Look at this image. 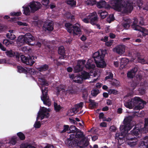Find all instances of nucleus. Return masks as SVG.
I'll use <instances>...</instances> for the list:
<instances>
[{"label": "nucleus", "instance_id": "nucleus-1", "mask_svg": "<svg viewBox=\"0 0 148 148\" xmlns=\"http://www.w3.org/2000/svg\"><path fill=\"white\" fill-rule=\"evenodd\" d=\"M132 118L130 116L125 118L123 121V125H121L120 127L121 134L117 132L116 134L115 139L117 140L119 145H120L125 142V136L132 127L131 124Z\"/></svg>", "mask_w": 148, "mask_h": 148}, {"label": "nucleus", "instance_id": "nucleus-2", "mask_svg": "<svg viewBox=\"0 0 148 148\" xmlns=\"http://www.w3.org/2000/svg\"><path fill=\"white\" fill-rule=\"evenodd\" d=\"M109 3L114 10L123 13L130 12L133 9L132 3L128 0L124 1L122 0H112Z\"/></svg>", "mask_w": 148, "mask_h": 148}, {"label": "nucleus", "instance_id": "nucleus-3", "mask_svg": "<svg viewBox=\"0 0 148 148\" xmlns=\"http://www.w3.org/2000/svg\"><path fill=\"white\" fill-rule=\"evenodd\" d=\"M132 95V94H128L124 97L125 106L128 108L131 109L134 106L139 103L138 106L134 107V109L138 110L142 109L144 106L145 102L143 101L139 97H135L132 99H128L127 101L126 100L127 97H128Z\"/></svg>", "mask_w": 148, "mask_h": 148}, {"label": "nucleus", "instance_id": "nucleus-4", "mask_svg": "<svg viewBox=\"0 0 148 148\" xmlns=\"http://www.w3.org/2000/svg\"><path fill=\"white\" fill-rule=\"evenodd\" d=\"M39 81L40 84L42 86L41 90L42 94L41 96V99L44 104L50 106L51 104V102L47 95L48 88L47 87H44V86H48V83L45 79L42 78L40 79Z\"/></svg>", "mask_w": 148, "mask_h": 148}, {"label": "nucleus", "instance_id": "nucleus-5", "mask_svg": "<svg viewBox=\"0 0 148 148\" xmlns=\"http://www.w3.org/2000/svg\"><path fill=\"white\" fill-rule=\"evenodd\" d=\"M106 53L105 51L100 50L93 54V57L97 67L103 68L106 67V64L103 60Z\"/></svg>", "mask_w": 148, "mask_h": 148}, {"label": "nucleus", "instance_id": "nucleus-6", "mask_svg": "<svg viewBox=\"0 0 148 148\" xmlns=\"http://www.w3.org/2000/svg\"><path fill=\"white\" fill-rule=\"evenodd\" d=\"M80 17L84 22L87 23H90L93 25L96 23L98 20L97 13L95 12L90 14H82Z\"/></svg>", "mask_w": 148, "mask_h": 148}, {"label": "nucleus", "instance_id": "nucleus-7", "mask_svg": "<svg viewBox=\"0 0 148 148\" xmlns=\"http://www.w3.org/2000/svg\"><path fill=\"white\" fill-rule=\"evenodd\" d=\"M50 111L49 109H47V108L42 107H41L40 110L38 113V115L36 119V121L35 122L34 127L36 128H39L41 126V124L40 121H38L39 117L41 118V119L42 120L44 118H48L49 116V112Z\"/></svg>", "mask_w": 148, "mask_h": 148}, {"label": "nucleus", "instance_id": "nucleus-8", "mask_svg": "<svg viewBox=\"0 0 148 148\" xmlns=\"http://www.w3.org/2000/svg\"><path fill=\"white\" fill-rule=\"evenodd\" d=\"M148 125V118L145 119V124L143 127H142L140 124L136 125L135 128L132 130V133L138 137L141 136V133H145L147 131V126Z\"/></svg>", "mask_w": 148, "mask_h": 148}, {"label": "nucleus", "instance_id": "nucleus-9", "mask_svg": "<svg viewBox=\"0 0 148 148\" xmlns=\"http://www.w3.org/2000/svg\"><path fill=\"white\" fill-rule=\"evenodd\" d=\"M65 26L68 32L70 33H72L74 35H77L81 33L80 26L78 23H76L72 26L71 24L67 23L65 24Z\"/></svg>", "mask_w": 148, "mask_h": 148}, {"label": "nucleus", "instance_id": "nucleus-10", "mask_svg": "<svg viewBox=\"0 0 148 148\" xmlns=\"http://www.w3.org/2000/svg\"><path fill=\"white\" fill-rule=\"evenodd\" d=\"M34 40V38L30 34L27 33L24 36H19V45L22 44H28L32 46L34 45L35 44H31L30 42Z\"/></svg>", "mask_w": 148, "mask_h": 148}, {"label": "nucleus", "instance_id": "nucleus-11", "mask_svg": "<svg viewBox=\"0 0 148 148\" xmlns=\"http://www.w3.org/2000/svg\"><path fill=\"white\" fill-rule=\"evenodd\" d=\"M134 21L132 27L134 30L138 31L142 33V35L143 36H146L148 35V30L143 27H141L137 25L138 23V19L136 18H134Z\"/></svg>", "mask_w": 148, "mask_h": 148}, {"label": "nucleus", "instance_id": "nucleus-12", "mask_svg": "<svg viewBox=\"0 0 148 148\" xmlns=\"http://www.w3.org/2000/svg\"><path fill=\"white\" fill-rule=\"evenodd\" d=\"M128 137L126 138V141L127 144L131 147H134L137 144V140L135 139L136 138H138V136H136L134 135L132 132V130L131 131V134H129L128 135ZM138 137V138H140Z\"/></svg>", "mask_w": 148, "mask_h": 148}, {"label": "nucleus", "instance_id": "nucleus-13", "mask_svg": "<svg viewBox=\"0 0 148 148\" xmlns=\"http://www.w3.org/2000/svg\"><path fill=\"white\" fill-rule=\"evenodd\" d=\"M16 142V138L13 137L10 140L5 141H0V148H10L9 146L15 145Z\"/></svg>", "mask_w": 148, "mask_h": 148}, {"label": "nucleus", "instance_id": "nucleus-14", "mask_svg": "<svg viewBox=\"0 0 148 148\" xmlns=\"http://www.w3.org/2000/svg\"><path fill=\"white\" fill-rule=\"evenodd\" d=\"M125 46L123 45L116 46L113 49V51L120 55H122L125 52Z\"/></svg>", "mask_w": 148, "mask_h": 148}, {"label": "nucleus", "instance_id": "nucleus-15", "mask_svg": "<svg viewBox=\"0 0 148 148\" xmlns=\"http://www.w3.org/2000/svg\"><path fill=\"white\" fill-rule=\"evenodd\" d=\"M41 6V5L39 2L35 1L30 3L29 5L31 11L33 12L40 8Z\"/></svg>", "mask_w": 148, "mask_h": 148}, {"label": "nucleus", "instance_id": "nucleus-16", "mask_svg": "<svg viewBox=\"0 0 148 148\" xmlns=\"http://www.w3.org/2000/svg\"><path fill=\"white\" fill-rule=\"evenodd\" d=\"M32 57H31L29 56L28 57H26L23 55L20 56L21 61L23 63L30 65H32L35 62L32 60Z\"/></svg>", "mask_w": 148, "mask_h": 148}, {"label": "nucleus", "instance_id": "nucleus-17", "mask_svg": "<svg viewBox=\"0 0 148 148\" xmlns=\"http://www.w3.org/2000/svg\"><path fill=\"white\" fill-rule=\"evenodd\" d=\"M74 141L75 143V146H78L81 147H85L88 145V143L87 141H86L84 143V139H82L79 141H78L76 139L74 140Z\"/></svg>", "mask_w": 148, "mask_h": 148}, {"label": "nucleus", "instance_id": "nucleus-18", "mask_svg": "<svg viewBox=\"0 0 148 148\" xmlns=\"http://www.w3.org/2000/svg\"><path fill=\"white\" fill-rule=\"evenodd\" d=\"M7 56L10 57H14L17 59V61L18 60V52H14L12 50H7L5 52Z\"/></svg>", "mask_w": 148, "mask_h": 148}, {"label": "nucleus", "instance_id": "nucleus-19", "mask_svg": "<svg viewBox=\"0 0 148 148\" xmlns=\"http://www.w3.org/2000/svg\"><path fill=\"white\" fill-rule=\"evenodd\" d=\"M148 141V136H145L143 139H141L139 143V147L140 148H146L147 147V143Z\"/></svg>", "mask_w": 148, "mask_h": 148}, {"label": "nucleus", "instance_id": "nucleus-20", "mask_svg": "<svg viewBox=\"0 0 148 148\" xmlns=\"http://www.w3.org/2000/svg\"><path fill=\"white\" fill-rule=\"evenodd\" d=\"M96 5L97 8H109V5L107 4L105 1L103 0H101L98 2Z\"/></svg>", "mask_w": 148, "mask_h": 148}, {"label": "nucleus", "instance_id": "nucleus-21", "mask_svg": "<svg viewBox=\"0 0 148 148\" xmlns=\"http://www.w3.org/2000/svg\"><path fill=\"white\" fill-rule=\"evenodd\" d=\"M10 14L11 16H13L14 17L12 18L10 21L13 23L16 22L18 24V12H12L10 13Z\"/></svg>", "mask_w": 148, "mask_h": 148}, {"label": "nucleus", "instance_id": "nucleus-22", "mask_svg": "<svg viewBox=\"0 0 148 148\" xmlns=\"http://www.w3.org/2000/svg\"><path fill=\"white\" fill-rule=\"evenodd\" d=\"M43 29L45 30L52 31L53 29V24L52 22H48L45 23L43 26Z\"/></svg>", "mask_w": 148, "mask_h": 148}, {"label": "nucleus", "instance_id": "nucleus-23", "mask_svg": "<svg viewBox=\"0 0 148 148\" xmlns=\"http://www.w3.org/2000/svg\"><path fill=\"white\" fill-rule=\"evenodd\" d=\"M85 66L86 69H93L95 67V65L93 61L91 59L88 60Z\"/></svg>", "mask_w": 148, "mask_h": 148}, {"label": "nucleus", "instance_id": "nucleus-24", "mask_svg": "<svg viewBox=\"0 0 148 148\" xmlns=\"http://www.w3.org/2000/svg\"><path fill=\"white\" fill-rule=\"evenodd\" d=\"M15 33V31L13 30H10L8 31V33L6 35V37L11 40H14L16 38V36L14 34Z\"/></svg>", "mask_w": 148, "mask_h": 148}, {"label": "nucleus", "instance_id": "nucleus-25", "mask_svg": "<svg viewBox=\"0 0 148 148\" xmlns=\"http://www.w3.org/2000/svg\"><path fill=\"white\" fill-rule=\"evenodd\" d=\"M132 22L130 19H128L123 21L122 25L125 29H128L130 27V24Z\"/></svg>", "mask_w": 148, "mask_h": 148}, {"label": "nucleus", "instance_id": "nucleus-26", "mask_svg": "<svg viewBox=\"0 0 148 148\" xmlns=\"http://www.w3.org/2000/svg\"><path fill=\"white\" fill-rule=\"evenodd\" d=\"M137 70L136 68L134 67L130 71L128 72L127 76L128 77L132 78L134 76L136 72L137 71Z\"/></svg>", "mask_w": 148, "mask_h": 148}, {"label": "nucleus", "instance_id": "nucleus-27", "mask_svg": "<svg viewBox=\"0 0 148 148\" xmlns=\"http://www.w3.org/2000/svg\"><path fill=\"white\" fill-rule=\"evenodd\" d=\"M139 54L137 53L136 54L133 55V56L136 57L135 59L137 58V60L138 62L141 63L142 64H145L146 63V62L145 60L143 58L138 56Z\"/></svg>", "mask_w": 148, "mask_h": 148}, {"label": "nucleus", "instance_id": "nucleus-28", "mask_svg": "<svg viewBox=\"0 0 148 148\" xmlns=\"http://www.w3.org/2000/svg\"><path fill=\"white\" fill-rule=\"evenodd\" d=\"M49 69V66L47 64H44L40 66L37 68L38 71L40 72H42L47 71Z\"/></svg>", "mask_w": 148, "mask_h": 148}, {"label": "nucleus", "instance_id": "nucleus-29", "mask_svg": "<svg viewBox=\"0 0 148 148\" xmlns=\"http://www.w3.org/2000/svg\"><path fill=\"white\" fill-rule=\"evenodd\" d=\"M83 79L82 77L75 76L74 78L73 81L75 83L81 84L82 82Z\"/></svg>", "mask_w": 148, "mask_h": 148}, {"label": "nucleus", "instance_id": "nucleus-30", "mask_svg": "<svg viewBox=\"0 0 148 148\" xmlns=\"http://www.w3.org/2000/svg\"><path fill=\"white\" fill-rule=\"evenodd\" d=\"M58 52L59 54L63 56L64 58H65L64 55L65 51L64 48L63 46H61L59 47Z\"/></svg>", "mask_w": 148, "mask_h": 148}, {"label": "nucleus", "instance_id": "nucleus-31", "mask_svg": "<svg viewBox=\"0 0 148 148\" xmlns=\"http://www.w3.org/2000/svg\"><path fill=\"white\" fill-rule=\"evenodd\" d=\"M85 62L86 60H79L77 61V65L79 66L83 69Z\"/></svg>", "mask_w": 148, "mask_h": 148}, {"label": "nucleus", "instance_id": "nucleus-32", "mask_svg": "<svg viewBox=\"0 0 148 148\" xmlns=\"http://www.w3.org/2000/svg\"><path fill=\"white\" fill-rule=\"evenodd\" d=\"M81 76L83 79H88L90 76L89 73L86 71H83L82 72Z\"/></svg>", "mask_w": 148, "mask_h": 148}, {"label": "nucleus", "instance_id": "nucleus-33", "mask_svg": "<svg viewBox=\"0 0 148 148\" xmlns=\"http://www.w3.org/2000/svg\"><path fill=\"white\" fill-rule=\"evenodd\" d=\"M98 14L102 18H105L108 15V13L105 11L100 10L98 11Z\"/></svg>", "mask_w": 148, "mask_h": 148}, {"label": "nucleus", "instance_id": "nucleus-34", "mask_svg": "<svg viewBox=\"0 0 148 148\" xmlns=\"http://www.w3.org/2000/svg\"><path fill=\"white\" fill-rule=\"evenodd\" d=\"M20 148H36L30 144L27 143L22 144Z\"/></svg>", "mask_w": 148, "mask_h": 148}, {"label": "nucleus", "instance_id": "nucleus-35", "mask_svg": "<svg viewBox=\"0 0 148 148\" xmlns=\"http://www.w3.org/2000/svg\"><path fill=\"white\" fill-rule=\"evenodd\" d=\"M121 64L123 65V66L129 62V60L125 58H123L120 59Z\"/></svg>", "mask_w": 148, "mask_h": 148}, {"label": "nucleus", "instance_id": "nucleus-36", "mask_svg": "<svg viewBox=\"0 0 148 148\" xmlns=\"http://www.w3.org/2000/svg\"><path fill=\"white\" fill-rule=\"evenodd\" d=\"M3 43L7 47H9L11 45L14 43L13 42L9 41L7 39H4L3 41Z\"/></svg>", "mask_w": 148, "mask_h": 148}, {"label": "nucleus", "instance_id": "nucleus-37", "mask_svg": "<svg viewBox=\"0 0 148 148\" xmlns=\"http://www.w3.org/2000/svg\"><path fill=\"white\" fill-rule=\"evenodd\" d=\"M69 129V132H68V133H74L75 132H77V129L76 128V127L74 125H71Z\"/></svg>", "mask_w": 148, "mask_h": 148}, {"label": "nucleus", "instance_id": "nucleus-38", "mask_svg": "<svg viewBox=\"0 0 148 148\" xmlns=\"http://www.w3.org/2000/svg\"><path fill=\"white\" fill-rule=\"evenodd\" d=\"M67 3L71 6H75L76 2L74 0H67L66 1Z\"/></svg>", "mask_w": 148, "mask_h": 148}, {"label": "nucleus", "instance_id": "nucleus-39", "mask_svg": "<svg viewBox=\"0 0 148 148\" xmlns=\"http://www.w3.org/2000/svg\"><path fill=\"white\" fill-rule=\"evenodd\" d=\"M111 84L112 86H118L119 85L120 82L114 79L111 82Z\"/></svg>", "mask_w": 148, "mask_h": 148}, {"label": "nucleus", "instance_id": "nucleus-40", "mask_svg": "<svg viewBox=\"0 0 148 148\" xmlns=\"http://www.w3.org/2000/svg\"><path fill=\"white\" fill-rule=\"evenodd\" d=\"M85 3L88 5H92L96 3V1L95 0H87Z\"/></svg>", "mask_w": 148, "mask_h": 148}, {"label": "nucleus", "instance_id": "nucleus-41", "mask_svg": "<svg viewBox=\"0 0 148 148\" xmlns=\"http://www.w3.org/2000/svg\"><path fill=\"white\" fill-rule=\"evenodd\" d=\"M84 136L82 132L81 131H77L75 136V137L77 138H82Z\"/></svg>", "mask_w": 148, "mask_h": 148}, {"label": "nucleus", "instance_id": "nucleus-42", "mask_svg": "<svg viewBox=\"0 0 148 148\" xmlns=\"http://www.w3.org/2000/svg\"><path fill=\"white\" fill-rule=\"evenodd\" d=\"M78 111V110H77L76 108L75 107L73 108L70 110V112H69V114L70 115H73L74 114L76 113Z\"/></svg>", "mask_w": 148, "mask_h": 148}, {"label": "nucleus", "instance_id": "nucleus-43", "mask_svg": "<svg viewBox=\"0 0 148 148\" xmlns=\"http://www.w3.org/2000/svg\"><path fill=\"white\" fill-rule=\"evenodd\" d=\"M23 8L24 13L26 15H28L30 13V10L28 7H23Z\"/></svg>", "mask_w": 148, "mask_h": 148}, {"label": "nucleus", "instance_id": "nucleus-44", "mask_svg": "<svg viewBox=\"0 0 148 148\" xmlns=\"http://www.w3.org/2000/svg\"><path fill=\"white\" fill-rule=\"evenodd\" d=\"M83 103L81 102L79 103L76 105L75 106V107L76 108L77 110L78 111L79 110H80L82 109L83 107Z\"/></svg>", "mask_w": 148, "mask_h": 148}, {"label": "nucleus", "instance_id": "nucleus-45", "mask_svg": "<svg viewBox=\"0 0 148 148\" xmlns=\"http://www.w3.org/2000/svg\"><path fill=\"white\" fill-rule=\"evenodd\" d=\"M107 76L105 77V79L106 80L108 79H112V78L113 75L110 72H107Z\"/></svg>", "mask_w": 148, "mask_h": 148}, {"label": "nucleus", "instance_id": "nucleus-46", "mask_svg": "<svg viewBox=\"0 0 148 148\" xmlns=\"http://www.w3.org/2000/svg\"><path fill=\"white\" fill-rule=\"evenodd\" d=\"M114 19V15L113 14H110L108 17L107 18V21L109 23H110Z\"/></svg>", "mask_w": 148, "mask_h": 148}, {"label": "nucleus", "instance_id": "nucleus-47", "mask_svg": "<svg viewBox=\"0 0 148 148\" xmlns=\"http://www.w3.org/2000/svg\"><path fill=\"white\" fill-rule=\"evenodd\" d=\"M54 106L55 110L56 112H58L61 109V106L60 105H58L57 104L54 102Z\"/></svg>", "mask_w": 148, "mask_h": 148}, {"label": "nucleus", "instance_id": "nucleus-48", "mask_svg": "<svg viewBox=\"0 0 148 148\" xmlns=\"http://www.w3.org/2000/svg\"><path fill=\"white\" fill-rule=\"evenodd\" d=\"M82 69L79 66H78V65H77L75 67L74 71L75 72L77 73L82 71Z\"/></svg>", "mask_w": 148, "mask_h": 148}, {"label": "nucleus", "instance_id": "nucleus-49", "mask_svg": "<svg viewBox=\"0 0 148 148\" xmlns=\"http://www.w3.org/2000/svg\"><path fill=\"white\" fill-rule=\"evenodd\" d=\"M99 92V90L98 89H95L91 91L92 95L94 96H96Z\"/></svg>", "mask_w": 148, "mask_h": 148}, {"label": "nucleus", "instance_id": "nucleus-50", "mask_svg": "<svg viewBox=\"0 0 148 148\" xmlns=\"http://www.w3.org/2000/svg\"><path fill=\"white\" fill-rule=\"evenodd\" d=\"M89 101L90 103V106L94 108L97 106V103H96L94 100L89 99Z\"/></svg>", "mask_w": 148, "mask_h": 148}, {"label": "nucleus", "instance_id": "nucleus-51", "mask_svg": "<svg viewBox=\"0 0 148 148\" xmlns=\"http://www.w3.org/2000/svg\"><path fill=\"white\" fill-rule=\"evenodd\" d=\"M25 138L24 134L21 132H19V138L21 140H23Z\"/></svg>", "mask_w": 148, "mask_h": 148}, {"label": "nucleus", "instance_id": "nucleus-52", "mask_svg": "<svg viewBox=\"0 0 148 148\" xmlns=\"http://www.w3.org/2000/svg\"><path fill=\"white\" fill-rule=\"evenodd\" d=\"M108 92L109 94L112 93L116 94L117 93V91L116 90L114 89H109L108 90Z\"/></svg>", "mask_w": 148, "mask_h": 148}, {"label": "nucleus", "instance_id": "nucleus-53", "mask_svg": "<svg viewBox=\"0 0 148 148\" xmlns=\"http://www.w3.org/2000/svg\"><path fill=\"white\" fill-rule=\"evenodd\" d=\"M42 3L43 5L47 6L49 3V0H42Z\"/></svg>", "mask_w": 148, "mask_h": 148}, {"label": "nucleus", "instance_id": "nucleus-54", "mask_svg": "<svg viewBox=\"0 0 148 148\" xmlns=\"http://www.w3.org/2000/svg\"><path fill=\"white\" fill-rule=\"evenodd\" d=\"M141 86L145 87H148V81H145L143 82H141L140 83Z\"/></svg>", "mask_w": 148, "mask_h": 148}, {"label": "nucleus", "instance_id": "nucleus-55", "mask_svg": "<svg viewBox=\"0 0 148 148\" xmlns=\"http://www.w3.org/2000/svg\"><path fill=\"white\" fill-rule=\"evenodd\" d=\"M64 128L63 130L61 131V133H64L68 130L69 129V126L68 125H64Z\"/></svg>", "mask_w": 148, "mask_h": 148}, {"label": "nucleus", "instance_id": "nucleus-56", "mask_svg": "<svg viewBox=\"0 0 148 148\" xmlns=\"http://www.w3.org/2000/svg\"><path fill=\"white\" fill-rule=\"evenodd\" d=\"M64 88L65 86H64L60 85V89H58V92H59L61 91V90L62 92H65V90Z\"/></svg>", "mask_w": 148, "mask_h": 148}, {"label": "nucleus", "instance_id": "nucleus-57", "mask_svg": "<svg viewBox=\"0 0 148 148\" xmlns=\"http://www.w3.org/2000/svg\"><path fill=\"white\" fill-rule=\"evenodd\" d=\"M88 95V92L86 90L83 92L82 97L84 99H87Z\"/></svg>", "mask_w": 148, "mask_h": 148}, {"label": "nucleus", "instance_id": "nucleus-58", "mask_svg": "<svg viewBox=\"0 0 148 148\" xmlns=\"http://www.w3.org/2000/svg\"><path fill=\"white\" fill-rule=\"evenodd\" d=\"M113 40H109V41L106 42L105 43V45H106L107 46H111L113 43Z\"/></svg>", "mask_w": 148, "mask_h": 148}, {"label": "nucleus", "instance_id": "nucleus-59", "mask_svg": "<svg viewBox=\"0 0 148 148\" xmlns=\"http://www.w3.org/2000/svg\"><path fill=\"white\" fill-rule=\"evenodd\" d=\"M27 71L26 70L21 66H19V73H26Z\"/></svg>", "mask_w": 148, "mask_h": 148}, {"label": "nucleus", "instance_id": "nucleus-60", "mask_svg": "<svg viewBox=\"0 0 148 148\" xmlns=\"http://www.w3.org/2000/svg\"><path fill=\"white\" fill-rule=\"evenodd\" d=\"M22 50L24 52L28 51L30 50V49L29 47H22Z\"/></svg>", "mask_w": 148, "mask_h": 148}, {"label": "nucleus", "instance_id": "nucleus-61", "mask_svg": "<svg viewBox=\"0 0 148 148\" xmlns=\"http://www.w3.org/2000/svg\"><path fill=\"white\" fill-rule=\"evenodd\" d=\"M110 131L114 132L116 131V128L114 126L112 125L110 127Z\"/></svg>", "mask_w": 148, "mask_h": 148}, {"label": "nucleus", "instance_id": "nucleus-62", "mask_svg": "<svg viewBox=\"0 0 148 148\" xmlns=\"http://www.w3.org/2000/svg\"><path fill=\"white\" fill-rule=\"evenodd\" d=\"M0 63L1 64H9L8 61L5 59L0 60Z\"/></svg>", "mask_w": 148, "mask_h": 148}, {"label": "nucleus", "instance_id": "nucleus-63", "mask_svg": "<svg viewBox=\"0 0 148 148\" xmlns=\"http://www.w3.org/2000/svg\"><path fill=\"white\" fill-rule=\"evenodd\" d=\"M137 5L140 8L143 4V1L141 0H139L137 2Z\"/></svg>", "mask_w": 148, "mask_h": 148}, {"label": "nucleus", "instance_id": "nucleus-64", "mask_svg": "<svg viewBox=\"0 0 148 148\" xmlns=\"http://www.w3.org/2000/svg\"><path fill=\"white\" fill-rule=\"evenodd\" d=\"M104 114L103 112L100 113L99 115V119H102V120L103 121V120H104L103 117H104Z\"/></svg>", "mask_w": 148, "mask_h": 148}]
</instances>
